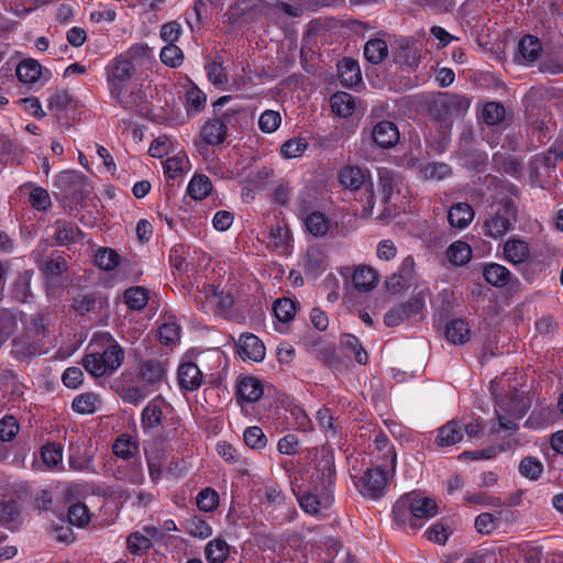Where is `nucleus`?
Instances as JSON below:
<instances>
[{"instance_id": "f257e3e1", "label": "nucleus", "mask_w": 563, "mask_h": 563, "mask_svg": "<svg viewBox=\"0 0 563 563\" xmlns=\"http://www.w3.org/2000/svg\"><path fill=\"white\" fill-rule=\"evenodd\" d=\"M470 108L466 97L443 93L430 104V124L427 140L438 150H444L450 142V131L455 119L463 117Z\"/></svg>"}, {"instance_id": "f03ea898", "label": "nucleus", "mask_w": 563, "mask_h": 563, "mask_svg": "<svg viewBox=\"0 0 563 563\" xmlns=\"http://www.w3.org/2000/svg\"><path fill=\"white\" fill-rule=\"evenodd\" d=\"M148 57V47L137 43L112 58L106 66V80L110 96L124 108H130L132 104L124 99L123 85L135 75L136 67L141 66Z\"/></svg>"}, {"instance_id": "7ed1b4c3", "label": "nucleus", "mask_w": 563, "mask_h": 563, "mask_svg": "<svg viewBox=\"0 0 563 563\" xmlns=\"http://www.w3.org/2000/svg\"><path fill=\"white\" fill-rule=\"evenodd\" d=\"M495 382L492 383L490 389L495 398V413L498 420L499 429L506 431H517V420L522 419L530 409V399L525 396L523 390L511 387L504 396L497 395L495 390Z\"/></svg>"}, {"instance_id": "20e7f679", "label": "nucleus", "mask_w": 563, "mask_h": 563, "mask_svg": "<svg viewBox=\"0 0 563 563\" xmlns=\"http://www.w3.org/2000/svg\"><path fill=\"white\" fill-rule=\"evenodd\" d=\"M339 181L343 188L351 191L364 188L365 201L362 217H371L375 206V195L368 169L353 165L344 166L339 172Z\"/></svg>"}, {"instance_id": "39448f33", "label": "nucleus", "mask_w": 563, "mask_h": 563, "mask_svg": "<svg viewBox=\"0 0 563 563\" xmlns=\"http://www.w3.org/2000/svg\"><path fill=\"white\" fill-rule=\"evenodd\" d=\"M517 214V207L512 200L501 201L484 220V234L494 240L504 238L514 229Z\"/></svg>"}, {"instance_id": "423d86ee", "label": "nucleus", "mask_w": 563, "mask_h": 563, "mask_svg": "<svg viewBox=\"0 0 563 563\" xmlns=\"http://www.w3.org/2000/svg\"><path fill=\"white\" fill-rule=\"evenodd\" d=\"M167 363L151 358L142 361L137 366L136 378L148 391H155L166 382Z\"/></svg>"}, {"instance_id": "0eeeda50", "label": "nucleus", "mask_w": 563, "mask_h": 563, "mask_svg": "<svg viewBox=\"0 0 563 563\" xmlns=\"http://www.w3.org/2000/svg\"><path fill=\"white\" fill-rule=\"evenodd\" d=\"M363 137H368L373 144L380 148L394 147L400 139L397 125L387 120L374 123L368 130H363Z\"/></svg>"}, {"instance_id": "6e6552de", "label": "nucleus", "mask_w": 563, "mask_h": 563, "mask_svg": "<svg viewBox=\"0 0 563 563\" xmlns=\"http://www.w3.org/2000/svg\"><path fill=\"white\" fill-rule=\"evenodd\" d=\"M387 485L388 473L382 466H376L364 472L360 479V492L365 497L378 499L385 494Z\"/></svg>"}, {"instance_id": "1a4fd4ad", "label": "nucleus", "mask_w": 563, "mask_h": 563, "mask_svg": "<svg viewBox=\"0 0 563 563\" xmlns=\"http://www.w3.org/2000/svg\"><path fill=\"white\" fill-rule=\"evenodd\" d=\"M19 80L26 85H33L41 81L42 85L48 82L53 74L49 69L43 68L42 65L33 59L26 58L20 62L15 69Z\"/></svg>"}, {"instance_id": "9d476101", "label": "nucleus", "mask_w": 563, "mask_h": 563, "mask_svg": "<svg viewBox=\"0 0 563 563\" xmlns=\"http://www.w3.org/2000/svg\"><path fill=\"white\" fill-rule=\"evenodd\" d=\"M199 291L221 310H228L234 303V292L230 284H202Z\"/></svg>"}, {"instance_id": "9b49d317", "label": "nucleus", "mask_w": 563, "mask_h": 563, "mask_svg": "<svg viewBox=\"0 0 563 563\" xmlns=\"http://www.w3.org/2000/svg\"><path fill=\"white\" fill-rule=\"evenodd\" d=\"M236 352L242 360L261 362L265 357L263 342L252 333H243L236 342Z\"/></svg>"}, {"instance_id": "f8f14e48", "label": "nucleus", "mask_w": 563, "mask_h": 563, "mask_svg": "<svg viewBox=\"0 0 563 563\" xmlns=\"http://www.w3.org/2000/svg\"><path fill=\"white\" fill-rule=\"evenodd\" d=\"M412 519L428 520L437 516V501L430 497L422 496L418 492L410 493V504Z\"/></svg>"}, {"instance_id": "ddd939ff", "label": "nucleus", "mask_w": 563, "mask_h": 563, "mask_svg": "<svg viewBox=\"0 0 563 563\" xmlns=\"http://www.w3.org/2000/svg\"><path fill=\"white\" fill-rule=\"evenodd\" d=\"M504 257L512 264L525 263L530 257L528 242L519 236L508 239L503 246Z\"/></svg>"}, {"instance_id": "4468645a", "label": "nucleus", "mask_w": 563, "mask_h": 563, "mask_svg": "<svg viewBox=\"0 0 563 563\" xmlns=\"http://www.w3.org/2000/svg\"><path fill=\"white\" fill-rule=\"evenodd\" d=\"M263 385L260 379L245 376L239 379L236 384V398L240 404L255 402L263 396Z\"/></svg>"}, {"instance_id": "2eb2a0df", "label": "nucleus", "mask_w": 563, "mask_h": 563, "mask_svg": "<svg viewBox=\"0 0 563 563\" xmlns=\"http://www.w3.org/2000/svg\"><path fill=\"white\" fill-rule=\"evenodd\" d=\"M178 383L181 389L194 391L202 384V372L192 362H186L178 367Z\"/></svg>"}, {"instance_id": "dca6fc26", "label": "nucleus", "mask_w": 563, "mask_h": 563, "mask_svg": "<svg viewBox=\"0 0 563 563\" xmlns=\"http://www.w3.org/2000/svg\"><path fill=\"white\" fill-rule=\"evenodd\" d=\"M341 278L347 282H377L379 278L378 272L371 265L358 264L354 266H342L338 269Z\"/></svg>"}, {"instance_id": "f3484780", "label": "nucleus", "mask_w": 563, "mask_h": 563, "mask_svg": "<svg viewBox=\"0 0 563 563\" xmlns=\"http://www.w3.org/2000/svg\"><path fill=\"white\" fill-rule=\"evenodd\" d=\"M540 41L532 35H525L518 44V53L515 59L519 64L532 63L540 56L541 53Z\"/></svg>"}, {"instance_id": "a211bd4d", "label": "nucleus", "mask_w": 563, "mask_h": 563, "mask_svg": "<svg viewBox=\"0 0 563 563\" xmlns=\"http://www.w3.org/2000/svg\"><path fill=\"white\" fill-rule=\"evenodd\" d=\"M463 437L461 422L451 420L438 429L434 441L438 446H450L462 441Z\"/></svg>"}, {"instance_id": "6ab92c4d", "label": "nucleus", "mask_w": 563, "mask_h": 563, "mask_svg": "<svg viewBox=\"0 0 563 563\" xmlns=\"http://www.w3.org/2000/svg\"><path fill=\"white\" fill-rule=\"evenodd\" d=\"M473 208L465 202L453 205L448 212V220L451 227L456 229H465L474 219Z\"/></svg>"}, {"instance_id": "aec40b11", "label": "nucleus", "mask_w": 563, "mask_h": 563, "mask_svg": "<svg viewBox=\"0 0 563 563\" xmlns=\"http://www.w3.org/2000/svg\"><path fill=\"white\" fill-rule=\"evenodd\" d=\"M339 77L345 87H354L362 80L358 63L351 58L342 59L338 65Z\"/></svg>"}, {"instance_id": "412c9836", "label": "nucleus", "mask_w": 563, "mask_h": 563, "mask_svg": "<svg viewBox=\"0 0 563 563\" xmlns=\"http://www.w3.org/2000/svg\"><path fill=\"white\" fill-rule=\"evenodd\" d=\"M200 133L206 143L217 145L224 141L227 125L220 119L210 120L202 125Z\"/></svg>"}, {"instance_id": "4be33fe9", "label": "nucleus", "mask_w": 563, "mask_h": 563, "mask_svg": "<svg viewBox=\"0 0 563 563\" xmlns=\"http://www.w3.org/2000/svg\"><path fill=\"white\" fill-rule=\"evenodd\" d=\"M40 269L46 278H64L68 271V265L64 256L52 255L40 264Z\"/></svg>"}, {"instance_id": "5701e85b", "label": "nucleus", "mask_w": 563, "mask_h": 563, "mask_svg": "<svg viewBox=\"0 0 563 563\" xmlns=\"http://www.w3.org/2000/svg\"><path fill=\"white\" fill-rule=\"evenodd\" d=\"M123 300L131 310L140 311L147 305L150 292L143 286H132L124 291Z\"/></svg>"}, {"instance_id": "b1692460", "label": "nucleus", "mask_w": 563, "mask_h": 563, "mask_svg": "<svg viewBox=\"0 0 563 563\" xmlns=\"http://www.w3.org/2000/svg\"><path fill=\"white\" fill-rule=\"evenodd\" d=\"M376 284H347L345 287L344 301L349 306L362 305L367 300L368 294Z\"/></svg>"}, {"instance_id": "393cba45", "label": "nucleus", "mask_w": 563, "mask_h": 563, "mask_svg": "<svg viewBox=\"0 0 563 563\" xmlns=\"http://www.w3.org/2000/svg\"><path fill=\"white\" fill-rule=\"evenodd\" d=\"M330 106L336 115L349 118L354 112L355 100L353 96L347 92H335L330 99Z\"/></svg>"}, {"instance_id": "a878e982", "label": "nucleus", "mask_w": 563, "mask_h": 563, "mask_svg": "<svg viewBox=\"0 0 563 563\" xmlns=\"http://www.w3.org/2000/svg\"><path fill=\"white\" fill-rule=\"evenodd\" d=\"M212 184L208 176L196 174L187 186L188 195L195 200H202L210 195Z\"/></svg>"}, {"instance_id": "bb28decb", "label": "nucleus", "mask_w": 563, "mask_h": 563, "mask_svg": "<svg viewBox=\"0 0 563 563\" xmlns=\"http://www.w3.org/2000/svg\"><path fill=\"white\" fill-rule=\"evenodd\" d=\"M163 410L157 399L151 400L142 411L141 424L144 430H151L162 423Z\"/></svg>"}, {"instance_id": "cd10ccee", "label": "nucleus", "mask_w": 563, "mask_h": 563, "mask_svg": "<svg viewBox=\"0 0 563 563\" xmlns=\"http://www.w3.org/2000/svg\"><path fill=\"white\" fill-rule=\"evenodd\" d=\"M229 544L220 538L208 542L205 548V555L209 563H223L229 555Z\"/></svg>"}, {"instance_id": "c85d7f7f", "label": "nucleus", "mask_w": 563, "mask_h": 563, "mask_svg": "<svg viewBox=\"0 0 563 563\" xmlns=\"http://www.w3.org/2000/svg\"><path fill=\"white\" fill-rule=\"evenodd\" d=\"M388 55V47L384 40L372 38L364 46V56L372 64L382 63Z\"/></svg>"}, {"instance_id": "c756f323", "label": "nucleus", "mask_w": 563, "mask_h": 563, "mask_svg": "<svg viewBox=\"0 0 563 563\" xmlns=\"http://www.w3.org/2000/svg\"><path fill=\"white\" fill-rule=\"evenodd\" d=\"M114 455L123 460H130L139 453V444L130 435L121 434L113 443Z\"/></svg>"}, {"instance_id": "7c9ffc66", "label": "nucleus", "mask_w": 563, "mask_h": 563, "mask_svg": "<svg viewBox=\"0 0 563 563\" xmlns=\"http://www.w3.org/2000/svg\"><path fill=\"white\" fill-rule=\"evenodd\" d=\"M306 229L316 238L324 236L330 228L329 219L319 211H314L307 216L305 220Z\"/></svg>"}, {"instance_id": "2f4dec72", "label": "nucleus", "mask_w": 563, "mask_h": 563, "mask_svg": "<svg viewBox=\"0 0 563 563\" xmlns=\"http://www.w3.org/2000/svg\"><path fill=\"white\" fill-rule=\"evenodd\" d=\"M445 335L454 344H464L470 339V328L464 320L455 319L446 325Z\"/></svg>"}, {"instance_id": "473e14b6", "label": "nucleus", "mask_w": 563, "mask_h": 563, "mask_svg": "<svg viewBox=\"0 0 563 563\" xmlns=\"http://www.w3.org/2000/svg\"><path fill=\"white\" fill-rule=\"evenodd\" d=\"M100 356L103 360L102 362L104 363L108 374L111 375L121 366L124 358V352L118 343H113L100 353Z\"/></svg>"}, {"instance_id": "72a5a7b5", "label": "nucleus", "mask_w": 563, "mask_h": 563, "mask_svg": "<svg viewBox=\"0 0 563 563\" xmlns=\"http://www.w3.org/2000/svg\"><path fill=\"white\" fill-rule=\"evenodd\" d=\"M446 257L454 265H463L471 260L472 249L467 243L456 241L446 250Z\"/></svg>"}, {"instance_id": "f704fd0d", "label": "nucleus", "mask_w": 563, "mask_h": 563, "mask_svg": "<svg viewBox=\"0 0 563 563\" xmlns=\"http://www.w3.org/2000/svg\"><path fill=\"white\" fill-rule=\"evenodd\" d=\"M340 343L343 349L354 353V358L358 364H366L368 356L366 351L360 344L358 339L353 334H342Z\"/></svg>"}, {"instance_id": "c9c22d12", "label": "nucleus", "mask_w": 563, "mask_h": 563, "mask_svg": "<svg viewBox=\"0 0 563 563\" xmlns=\"http://www.w3.org/2000/svg\"><path fill=\"white\" fill-rule=\"evenodd\" d=\"M410 493L402 495L393 507V517L397 525H405L409 522L411 517Z\"/></svg>"}, {"instance_id": "e433bc0d", "label": "nucleus", "mask_w": 563, "mask_h": 563, "mask_svg": "<svg viewBox=\"0 0 563 563\" xmlns=\"http://www.w3.org/2000/svg\"><path fill=\"white\" fill-rule=\"evenodd\" d=\"M273 310L279 321L288 322L295 317L296 306L291 299L284 297L274 301Z\"/></svg>"}, {"instance_id": "4c0bfd02", "label": "nucleus", "mask_w": 563, "mask_h": 563, "mask_svg": "<svg viewBox=\"0 0 563 563\" xmlns=\"http://www.w3.org/2000/svg\"><path fill=\"white\" fill-rule=\"evenodd\" d=\"M186 531L197 538L206 539L211 536L212 529L209 523L199 516H192L186 520Z\"/></svg>"}, {"instance_id": "58836bf2", "label": "nucleus", "mask_w": 563, "mask_h": 563, "mask_svg": "<svg viewBox=\"0 0 563 563\" xmlns=\"http://www.w3.org/2000/svg\"><path fill=\"white\" fill-rule=\"evenodd\" d=\"M41 455L44 464L47 467H55L63 460V448L58 443L48 442L42 446Z\"/></svg>"}, {"instance_id": "ea45409f", "label": "nucleus", "mask_w": 563, "mask_h": 563, "mask_svg": "<svg viewBox=\"0 0 563 563\" xmlns=\"http://www.w3.org/2000/svg\"><path fill=\"white\" fill-rule=\"evenodd\" d=\"M102 357L100 356L99 352H93L90 354H87L82 358V366L85 369L95 377H101L104 375H109L108 371L104 366V363L102 362Z\"/></svg>"}, {"instance_id": "a19ab883", "label": "nucleus", "mask_w": 563, "mask_h": 563, "mask_svg": "<svg viewBox=\"0 0 563 563\" xmlns=\"http://www.w3.org/2000/svg\"><path fill=\"white\" fill-rule=\"evenodd\" d=\"M157 335L162 344H175L180 339V327L175 321L164 322L158 328Z\"/></svg>"}, {"instance_id": "79ce46f5", "label": "nucleus", "mask_w": 563, "mask_h": 563, "mask_svg": "<svg viewBox=\"0 0 563 563\" xmlns=\"http://www.w3.org/2000/svg\"><path fill=\"white\" fill-rule=\"evenodd\" d=\"M420 174L428 180H442L451 174V169L444 163H428L420 169Z\"/></svg>"}, {"instance_id": "37998d69", "label": "nucleus", "mask_w": 563, "mask_h": 563, "mask_svg": "<svg viewBox=\"0 0 563 563\" xmlns=\"http://www.w3.org/2000/svg\"><path fill=\"white\" fill-rule=\"evenodd\" d=\"M543 471L542 463L533 456H526L519 464V472L522 476L536 481L540 477Z\"/></svg>"}, {"instance_id": "c03bdc74", "label": "nucleus", "mask_w": 563, "mask_h": 563, "mask_svg": "<svg viewBox=\"0 0 563 563\" xmlns=\"http://www.w3.org/2000/svg\"><path fill=\"white\" fill-rule=\"evenodd\" d=\"M68 521L73 526L85 527L90 521L87 506L82 503L73 504L68 509Z\"/></svg>"}, {"instance_id": "a18cd8bd", "label": "nucleus", "mask_w": 563, "mask_h": 563, "mask_svg": "<svg viewBox=\"0 0 563 563\" xmlns=\"http://www.w3.org/2000/svg\"><path fill=\"white\" fill-rule=\"evenodd\" d=\"M99 402L95 394H81L73 400L71 407L78 413H92Z\"/></svg>"}, {"instance_id": "49530a36", "label": "nucleus", "mask_w": 563, "mask_h": 563, "mask_svg": "<svg viewBox=\"0 0 563 563\" xmlns=\"http://www.w3.org/2000/svg\"><path fill=\"white\" fill-rule=\"evenodd\" d=\"M185 100L188 112L198 113L205 108L207 98L198 87H191L186 91Z\"/></svg>"}, {"instance_id": "de8ad7c7", "label": "nucleus", "mask_w": 563, "mask_h": 563, "mask_svg": "<svg viewBox=\"0 0 563 563\" xmlns=\"http://www.w3.org/2000/svg\"><path fill=\"white\" fill-rule=\"evenodd\" d=\"M505 108L499 102H488L483 109V120L488 125H496L505 118Z\"/></svg>"}, {"instance_id": "09e8293b", "label": "nucleus", "mask_w": 563, "mask_h": 563, "mask_svg": "<svg viewBox=\"0 0 563 563\" xmlns=\"http://www.w3.org/2000/svg\"><path fill=\"white\" fill-rule=\"evenodd\" d=\"M269 238L277 250L280 252H287L290 241V231L286 225L277 224L272 228L269 231Z\"/></svg>"}, {"instance_id": "8fccbe9b", "label": "nucleus", "mask_w": 563, "mask_h": 563, "mask_svg": "<svg viewBox=\"0 0 563 563\" xmlns=\"http://www.w3.org/2000/svg\"><path fill=\"white\" fill-rule=\"evenodd\" d=\"M159 57L165 65L173 68L180 66L184 60L183 51L175 44L165 45L161 51Z\"/></svg>"}, {"instance_id": "3c124183", "label": "nucleus", "mask_w": 563, "mask_h": 563, "mask_svg": "<svg viewBox=\"0 0 563 563\" xmlns=\"http://www.w3.org/2000/svg\"><path fill=\"white\" fill-rule=\"evenodd\" d=\"M307 147L308 143L305 139L294 137L282 145L280 153L285 158H295L301 156Z\"/></svg>"}, {"instance_id": "603ef678", "label": "nucleus", "mask_w": 563, "mask_h": 563, "mask_svg": "<svg viewBox=\"0 0 563 563\" xmlns=\"http://www.w3.org/2000/svg\"><path fill=\"white\" fill-rule=\"evenodd\" d=\"M120 255L112 249L99 250L95 256L96 264L104 271H111L119 264Z\"/></svg>"}, {"instance_id": "864d4df0", "label": "nucleus", "mask_w": 563, "mask_h": 563, "mask_svg": "<svg viewBox=\"0 0 563 563\" xmlns=\"http://www.w3.org/2000/svg\"><path fill=\"white\" fill-rule=\"evenodd\" d=\"M197 506L202 511H212L218 507L219 495L212 488H203L197 496Z\"/></svg>"}, {"instance_id": "5fc2aeb1", "label": "nucleus", "mask_w": 563, "mask_h": 563, "mask_svg": "<svg viewBox=\"0 0 563 563\" xmlns=\"http://www.w3.org/2000/svg\"><path fill=\"white\" fill-rule=\"evenodd\" d=\"M245 444L254 450H261L266 446L267 439L260 427H249L244 431Z\"/></svg>"}, {"instance_id": "6e6d98bb", "label": "nucleus", "mask_w": 563, "mask_h": 563, "mask_svg": "<svg viewBox=\"0 0 563 563\" xmlns=\"http://www.w3.org/2000/svg\"><path fill=\"white\" fill-rule=\"evenodd\" d=\"M186 164H187L186 155L178 154V155L168 157L163 163V168L169 178H176L184 172Z\"/></svg>"}, {"instance_id": "4d7b16f0", "label": "nucleus", "mask_w": 563, "mask_h": 563, "mask_svg": "<svg viewBox=\"0 0 563 563\" xmlns=\"http://www.w3.org/2000/svg\"><path fill=\"white\" fill-rule=\"evenodd\" d=\"M378 180H379V194L382 199L385 202H388L391 198L394 186H395V176L388 169H379L378 172Z\"/></svg>"}, {"instance_id": "13d9d810", "label": "nucleus", "mask_w": 563, "mask_h": 563, "mask_svg": "<svg viewBox=\"0 0 563 563\" xmlns=\"http://www.w3.org/2000/svg\"><path fill=\"white\" fill-rule=\"evenodd\" d=\"M483 277L485 282H507L510 278V272L500 264L490 263L484 267Z\"/></svg>"}, {"instance_id": "bf43d9fd", "label": "nucleus", "mask_w": 563, "mask_h": 563, "mask_svg": "<svg viewBox=\"0 0 563 563\" xmlns=\"http://www.w3.org/2000/svg\"><path fill=\"white\" fill-rule=\"evenodd\" d=\"M80 231L73 224L57 225L54 238L58 244L65 245L75 242L79 236Z\"/></svg>"}, {"instance_id": "052dcab7", "label": "nucleus", "mask_w": 563, "mask_h": 563, "mask_svg": "<svg viewBox=\"0 0 563 563\" xmlns=\"http://www.w3.org/2000/svg\"><path fill=\"white\" fill-rule=\"evenodd\" d=\"M19 508L14 500L0 503V521L4 525H15L19 518Z\"/></svg>"}, {"instance_id": "680f3d73", "label": "nucleus", "mask_w": 563, "mask_h": 563, "mask_svg": "<svg viewBox=\"0 0 563 563\" xmlns=\"http://www.w3.org/2000/svg\"><path fill=\"white\" fill-rule=\"evenodd\" d=\"M148 390L140 384V386H129L121 390V398L124 402L137 405L147 397Z\"/></svg>"}, {"instance_id": "e2e57ef3", "label": "nucleus", "mask_w": 563, "mask_h": 563, "mask_svg": "<svg viewBox=\"0 0 563 563\" xmlns=\"http://www.w3.org/2000/svg\"><path fill=\"white\" fill-rule=\"evenodd\" d=\"M280 114L273 110L264 111L258 119V126L264 133H273L280 124Z\"/></svg>"}, {"instance_id": "0e129e2a", "label": "nucleus", "mask_w": 563, "mask_h": 563, "mask_svg": "<svg viewBox=\"0 0 563 563\" xmlns=\"http://www.w3.org/2000/svg\"><path fill=\"white\" fill-rule=\"evenodd\" d=\"M474 526L477 532L489 534L497 529L498 519L489 512H483L476 517Z\"/></svg>"}, {"instance_id": "69168bd1", "label": "nucleus", "mask_w": 563, "mask_h": 563, "mask_svg": "<svg viewBox=\"0 0 563 563\" xmlns=\"http://www.w3.org/2000/svg\"><path fill=\"white\" fill-rule=\"evenodd\" d=\"M19 431V424L13 416H5L0 420V441H11Z\"/></svg>"}, {"instance_id": "338daca9", "label": "nucleus", "mask_w": 563, "mask_h": 563, "mask_svg": "<svg viewBox=\"0 0 563 563\" xmlns=\"http://www.w3.org/2000/svg\"><path fill=\"white\" fill-rule=\"evenodd\" d=\"M30 202L37 210H47L52 202L51 197L44 188H34L30 194Z\"/></svg>"}, {"instance_id": "774afa93", "label": "nucleus", "mask_w": 563, "mask_h": 563, "mask_svg": "<svg viewBox=\"0 0 563 563\" xmlns=\"http://www.w3.org/2000/svg\"><path fill=\"white\" fill-rule=\"evenodd\" d=\"M181 32L183 29L178 22H167L161 27V38L167 44H174L180 37Z\"/></svg>"}]
</instances>
